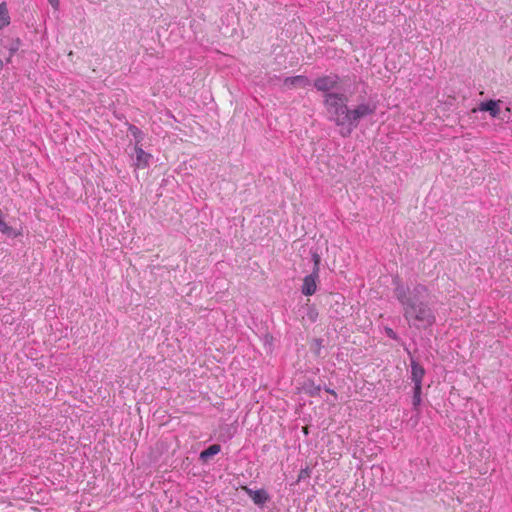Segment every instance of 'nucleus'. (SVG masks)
Segmentation results:
<instances>
[{
  "mask_svg": "<svg viewBox=\"0 0 512 512\" xmlns=\"http://www.w3.org/2000/svg\"><path fill=\"white\" fill-rule=\"evenodd\" d=\"M396 299L403 307V316L410 327L426 329L436 322V316L428 303L429 290L423 284L413 288L397 283L394 289Z\"/></svg>",
  "mask_w": 512,
  "mask_h": 512,
  "instance_id": "f257e3e1",
  "label": "nucleus"
},
{
  "mask_svg": "<svg viewBox=\"0 0 512 512\" xmlns=\"http://www.w3.org/2000/svg\"><path fill=\"white\" fill-rule=\"evenodd\" d=\"M348 98L343 93L325 94L324 104L329 114V119L339 127V133L346 137L344 128H347L350 109L347 106Z\"/></svg>",
  "mask_w": 512,
  "mask_h": 512,
  "instance_id": "f03ea898",
  "label": "nucleus"
},
{
  "mask_svg": "<svg viewBox=\"0 0 512 512\" xmlns=\"http://www.w3.org/2000/svg\"><path fill=\"white\" fill-rule=\"evenodd\" d=\"M376 110L377 105L373 102L361 103L355 108L350 109L347 128H344L346 137L351 135L353 130L358 126L361 119L374 115Z\"/></svg>",
  "mask_w": 512,
  "mask_h": 512,
  "instance_id": "7ed1b4c3",
  "label": "nucleus"
},
{
  "mask_svg": "<svg viewBox=\"0 0 512 512\" xmlns=\"http://www.w3.org/2000/svg\"><path fill=\"white\" fill-rule=\"evenodd\" d=\"M313 259H314L313 272L311 274L305 276V278L303 279V285L301 288V292L305 296H311L316 292V287H317L316 281L318 279L320 258L317 254H314Z\"/></svg>",
  "mask_w": 512,
  "mask_h": 512,
  "instance_id": "20e7f679",
  "label": "nucleus"
},
{
  "mask_svg": "<svg viewBox=\"0 0 512 512\" xmlns=\"http://www.w3.org/2000/svg\"><path fill=\"white\" fill-rule=\"evenodd\" d=\"M338 83H339V77L335 74H331V75H326V76L317 78L314 81V87L318 91L326 92V94H327V93H330L329 92L330 90L336 88Z\"/></svg>",
  "mask_w": 512,
  "mask_h": 512,
  "instance_id": "39448f33",
  "label": "nucleus"
},
{
  "mask_svg": "<svg viewBox=\"0 0 512 512\" xmlns=\"http://www.w3.org/2000/svg\"><path fill=\"white\" fill-rule=\"evenodd\" d=\"M244 490L256 505L262 506L270 499L269 494L264 489L253 490L245 487Z\"/></svg>",
  "mask_w": 512,
  "mask_h": 512,
  "instance_id": "423d86ee",
  "label": "nucleus"
},
{
  "mask_svg": "<svg viewBox=\"0 0 512 512\" xmlns=\"http://www.w3.org/2000/svg\"><path fill=\"white\" fill-rule=\"evenodd\" d=\"M425 369L414 359L411 360V380L414 386H422Z\"/></svg>",
  "mask_w": 512,
  "mask_h": 512,
  "instance_id": "0eeeda50",
  "label": "nucleus"
},
{
  "mask_svg": "<svg viewBox=\"0 0 512 512\" xmlns=\"http://www.w3.org/2000/svg\"><path fill=\"white\" fill-rule=\"evenodd\" d=\"M500 101L488 100L479 104L478 110L489 112L492 117H497L500 113Z\"/></svg>",
  "mask_w": 512,
  "mask_h": 512,
  "instance_id": "6e6552de",
  "label": "nucleus"
},
{
  "mask_svg": "<svg viewBox=\"0 0 512 512\" xmlns=\"http://www.w3.org/2000/svg\"><path fill=\"white\" fill-rule=\"evenodd\" d=\"M309 84H310L309 79L303 75L286 77L284 79V85H286L288 87H305Z\"/></svg>",
  "mask_w": 512,
  "mask_h": 512,
  "instance_id": "1a4fd4ad",
  "label": "nucleus"
},
{
  "mask_svg": "<svg viewBox=\"0 0 512 512\" xmlns=\"http://www.w3.org/2000/svg\"><path fill=\"white\" fill-rule=\"evenodd\" d=\"M136 167L137 168H145L149 164V159L151 158V155L146 153L142 148L136 147Z\"/></svg>",
  "mask_w": 512,
  "mask_h": 512,
  "instance_id": "9d476101",
  "label": "nucleus"
},
{
  "mask_svg": "<svg viewBox=\"0 0 512 512\" xmlns=\"http://www.w3.org/2000/svg\"><path fill=\"white\" fill-rule=\"evenodd\" d=\"M221 450V446L219 444L210 445L207 449L203 450L200 453V459L202 461L209 460L212 456L218 454Z\"/></svg>",
  "mask_w": 512,
  "mask_h": 512,
  "instance_id": "9b49d317",
  "label": "nucleus"
},
{
  "mask_svg": "<svg viewBox=\"0 0 512 512\" xmlns=\"http://www.w3.org/2000/svg\"><path fill=\"white\" fill-rule=\"evenodd\" d=\"M10 23L8 9L5 3L0 4V28L7 26Z\"/></svg>",
  "mask_w": 512,
  "mask_h": 512,
  "instance_id": "f8f14e48",
  "label": "nucleus"
},
{
  "mask_svg": "<svg viewBox=\"0 0 512 512\" xmlns=\"http://www.w3.org/2000/svg\"><path fill=\"white\" fill-rule=\"evenodd\" d=\"M421 392L422 386H414L412 403L415 408H417L421 403Z\"/></svg>",
  "mask_w": 512,
  "mask_h": 512,
  "instance_id": "ddd939ff",
  "label": "nucleus"
},
{
  "mask_svg": "<svg viewBox=\"0 0 512 512\" xmlns=\"http://www.w3.org/2000/svg\"><path fill=\"white\" fill-rule=\"evenodd\" d=\"M0 231L7 236H17L18 233L15 230L7 225L3 220L0 222Z\"/></svg>",
  "mask_w": 512,
  "mask_h": 512,
  "instance_id": "4468645a",
  "label": "nucleus"
},
{
  "mask_svg": "<svg viewBox=\"0 0 512 512\" xmlns=\"http://www.w3.org/2000/svg\"><path fill=\"white\" fill-rule=\"evenodd\" d=\"M306 316L307 318L311 321V322H316L317 318H318V312L316 310L315 307H312V306H309L307 308V313H306Z\"/></svg>",
  "mask_w": 512,
  "mask_h": 512,
  "instance_id": "2eb2a0df",
  "label": "nucleus"
},
{
  "mask_svg": "<svg viewBox=\"0 0 512 512\" xmlns=\"http://www.w3.org/2000/svg\"><path fill=\"white\" fill-rule=\"evenodd\" d=\"M309 469L308 468H305V469H302L300 471V474H299V477H298V481H300L301 479L305 478V477H309Z\"/></svg>",
  "mask_w": 512,
  "mask_h": 512,
  "instance_id": "dca6fc26",
  "label": "nucleus"
},
{
  "mask_svg": "<svg viewBox=\"0 0 512 512\" xmlns=\"http://www.w3.org/2000/svg\"><path fill=\"white\" fill-rule=\"evenodd\" d=\"M385 331H386V334H387L390 338H392V339H397V335H396V333L393 331V329H391V328H386V329H385Z\"/></svg>",
  "mask_w": 512,
  "mask_h": 512,
  "instance_id": "f3484780",
  "label": "nucleus"
},
{
  "mask_svg": "<svg viewBox=\"0 0 512 512\" xmlns=\"http://www.w3.org/2000/svg\"><path fill=\"white\" fill-rule=\"evenodd\" d=\"M48 2L51 4V6L54 8V9H58L59 8V0H48Z\"/></svg>",
  "mask_w": 512,
  "mask_h": 512,
  "instance_id": "a211bd4d",
  "label": "nucleus"
},
{
  "mask_svg": "<svg viewBox=\"0 0 512 512\" xmlns=\"http://www.w3.org/2000/svg\"><path fill=\"white\" fill-rule=\"evenodd\" d=\"M18 50V44L10 48L11 55Z\"/></svg>",
  "mask_w": 512,
  "mask_h": 512,
  "instance_id": "6ab92c4d",
  "label": "nucleus"
},
{
  "mask_svg": "<svg viewBox=\"0 0 512 512\" xmlns=\"http://www.w3.org/2000/svg\"><path fill=\"white\" fill-rule=\"evenodd\" d=\"M326 391H327L328 393H330V394L334 395L335 397L337 396V395H336V392H335L334 390H332V389H329V388H328V389H326Z\"/></svg>",
  "mask_w": 512,
  "mask_h": 512,
  "instance_id": "aec40b11",
  "label": "nucleus"
},
{
  "mask_svg": "<svg viewBox=\"0 0 512 512\" xmlns=\"http://www.w3.org/2000/svg\"><path fill=\"white\" fill-rule=\"evenodd\" d=\"M3 66H4V65H3V61H2V60H0V71L3 69Z\"/></svg>",
  "mask_w": 512,
  "mask_h": 512,
  "instance_id": "412c9836",
  "label": "nucleus"
},
{
  "mask_svg": "<svg viewBox=\"0 0 512 512\" xmlns=\"http://www.w3.org/2000/svg\"><path fill=\"white\" fill-rule=\"evenodd\" d=\"M2 216H3V213H2V211L0 210V222L3 220V219H2Z\"/></svg>",
  "mask_w": 512,
  "mask_h": 512,
  "instance_id": "4be33fe9",
  "label": "nucleus"
}]
</instances>
